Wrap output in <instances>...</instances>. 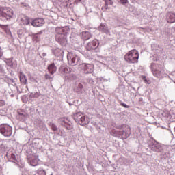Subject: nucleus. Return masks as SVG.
<instances>
[{"mask_svg":"<svg viewBox=\"0 0 175 175\" xmlns=\"http://www.w3.org/2000/svg\"><path fill=\"white\" fill-rule=\"evenodd\" d=\"M143 80L145 81V83H147V84H151V81H150V80H147L146 77L143 78Z\"/></svg>","mask_w":175,"mask_h":175,"instance_id":"c756f323","label":"nucleus"},{"mask_svg":"<svg viewBox=\"0 0 175 175\" xmlns=\"http://www.w3.org/2000/svg\"><path fill=\"white\" fill-rule=\"evenodd\" d=\"M92 36L90 31H82L80 33L81 39H83V40H88L89 39H91Z\"/></svg>","mask_w":175,"mask_h":175,"instance_id":"f8f14e48","label":"nucleus"},{"mask_svg":"<svg viewBox=\"0 0 175 175\" xmlns=\"http://www.w3.org/2000/svg\"><path fill=\"white\" fill-rule=\"evenodd\" d=\"M131 135V129H129V133H127L126 135V137H129V136Z\"/></svg>","mask_w":175,"mask_h":175,"instance_id":"2f4dec72","label":"nucleus"},{"mask_svg":"<svg viewBox=\"0 0 175 175\" xmlns=\"http://www.w3.org/2000/svg\"><path fill=\"white\" fill-rule=\"evenodd\" d=\"M10 157L12 161H16V154L12 153Z\"/></svg>","mask_w":175,"mask_h":175,"instance_id":"c85d7f7f","label":"nucleus"},{"mask_svg":"<svg viewBox=\"0 0 175 175\" xmlns=\"http://www.w3.org/2000/svg\"><path fill=\"white\" fill-rule=\"evenodd\" d=\"M3 27H5V25L0 24V28H3Z\"/></svg>","mask_w":175,"mask_h":175,"instance_id":"c9c22d12","label":"nucleus"},{"mask_svg":"<svg viewBox=\"0 0 175 175\" xmlns=\"http://www.w3.org/2000/svg\"><path fill=\"white\" fill-rule=\"evenodd\" d=\"M166 20L167 23L170 24L175 23V14L172 12H170L167 14Z\"/></svg>","mask_w":175,"mask_h":175,"instance_id":"9b49d317","label":"nucleus"},{"mask_svg":"<svg viewBox=\"0 0 175 175\" xmlns=\"http://www.w3.org/2000/svg\"><path fill=\"white\" fill-rule=\"evenodd\" d=\"M48 70L51 73V75H54L55 72H57V66L54 63L51 64L48 66Z\"/></svg>","mask_w":175,"mask_h":175,"instance_id":"4468645a","label":"nucleus"},{"mask_svg":"<svg viewBox=\"0 0 175 175\" xmlns=\"http://www.w3.org/2000/svg\"><path fill=\"white\" fill-rule=\"evenodd\" d=\"M40 96V92H36V93H31L30 94V97L31 98H39Z\"/></svg>","mask_w":175,"mask_h":175,"instance_id":"412c9836","label":"nucleus"},{"mask_svg":"<svg viewBox=\"0 0 175 175\" xmlns=\"http://www.w3.org/2000/svg\"><path fill=\"white\" fill-rule=\"evenodd\" d=\"M19 116H22L23 117H27L28 115L27 113H25V112H23V113H20V112H18Z\"/></svg>","mask_w":175,"mask_h":175,"instance_id":"cd10ccee","label":"nucleus"},{"mask_svg":"<svg viewBox=\"0 0 175 175\" xmlns=\"http://www.w3.org/2000/svg\"><path fill=\"white\" fill-rule=\"evenodd\" d=\"M120 3H122V5H126V3H128V0H120Z\"/></svg>","mask_w":175,"mask_h":175,"instance_id":"a878e982","label":"nucleus"},{"mask_svg":"<svg viewBox=\"0 0 175 175\" xmlns=\"http://www.w3.org/2000/svg\"><path fill=\"white\" fill-rule=\"evenodd\" d=\"M62 51L59 49H55V54H57V53H61Z\"/></svg>","mask_w":175,"mask_h":175,"instance_id":"72a5a7b5","label":"nucleus"},{"mask_svg":"<svg viewBox=\"0 0 175 175\" xmlns=\"http://www.w3.org/2000/svg\"><path fill=\"white\" fill-rule=\"evenodd\" d=\"M19 79L22 84H27V77L23 72H20Z\"/></svg>","mask_w":175,"mask_h":175,"instance_id":"f3484780","label":"nucleus"},{"mask_svg":"<svg viewBox=\"0 0 175 175\" xmlns=\"http://www.w3.org/2000/svg\"><path fill=\"white\" fill-rule=\"evenodd\" d=\"M60 70H62V72H63L64 73H68V68H62Z\"/></svg>","mask_w":175,"mask_h":175,"instance_id":"bb28decb","label":"nucleus"},{"mask_svg":"<svg viewBox=\"0 0 175 175\" xmlns=\"http://www.w3.org/2000/svg\"><path fill=\"white\" fill-rule=\"evenodd\" d=\"M124 60L128 64H137L139 62V51L133 49L124 55Z\"/></svg>","mask_w":175,"mask_h":175,"instance_id":"f03ea898","label":"nucleus"},{"mask_svg":"<svg viewBox=\"0 0 175 175\" xmlns=\"http://www.w3.org/2000/svg\"><path fill=\"white\" fill-rule=\"evenodd\" d=\"M66 129H68V131H70V129H73V126L69 124V123H68L67 125L64 126Z\"/></svg>","mask_w":175,"mask_h":175,"instance_id":"b1692460","label":"nucleus"},{"mask_svg":"<svg viewBox=\"0 0 175 175\" xmlns=\"http://www.w3.org/2000/svg\"><path fill=\"white\" fill-rule=\"evenodd\" d=\"M49 126L52 129V131H57V129H58V127H57V125H55L53 122L49 123Z\"/></svg>","mask_w":175,"mask_h":175,"instance_id":"6ab92c4d","label":"nucleus"},{"mask_svg":"<svg viewBox=\"0 0 175 175\" xmlns=\"http://www.w3.org/2000/svg\"><path fill=\"white\" fill-rule=\"evenodd\" d=\"M6 103L3 100H0V107L5 106Z\"/></svg>","mask_w":175,"mask_h":175,"instance_id":"393cba45","label":"nucleus"},{"mask_svg":"<svg viewBox=\"0 0 175 175\" xmlns=\"http://www.w3.org/2000/svg\"><path fill=\"white\" fill-rule=\"evenodd\" d=\"M0 132L5 137H9L10 136H12L13 131L10 126L8 124H1L0 125Z\"/></svg>","mask_w":175,"mask_h":175,"instance_id":"20e7f679","label":"nucleus"},{"mask_svg":"<svg viewBox=\"0 0 175 175\" xmlns=\"http://www.w3.org/2000/svg\"><path fill=\"white\" fill-rule=\"evenodd\" d=\"M45 79H52V77H51V76L49 75V74H46V75H45Z\"/></svg>","mask_w":175,"mask_h":175,"instance_id":"f704fd0d","label":"nucleus"},{"mask_svg":"<svg viewBox=\"0 0 175 175\" xmlns=\"http://www.w3.org/2000/svg\"><path fill=\"white\" fill-rule=\"evenodd\" d=\"M83 88H84V86L81 83H79L78 85H75L73 87V91L76 94H83Z\"/></svg>","mask_w":175,"mask_h":175,"instance_id":"9d476101","label":"nucleus"},{"mask_svg":"<svg viewBox=\"0 0 175 175\" xmlns=\"http://www.w3.org/2000/svg\"><path fill=\"white\" fill-rule=\"evenodd\" d=\"M67 59L68 62L72 66H75V65H77L79 61H80V57L77 56V55L72 52L68 53Z\"/></svg>","mask_w":175,"mask_h":175,"instance_id":"39448f33","label":"nucleus"},{"mask_svg":"<svg viewBox=\"0 0 175 175\" xmlns=\"http://www.w3.org/2000/svg\"><path fill=\"white\" fill-rule=\"evenodd\" d=\"M83 70L86 74L92 73L94 72V64H85Z\"/></svg>","mask_w":175,"mask_h":175,"instance_id":"1a4fd4ad","label":"nucleus"},{"mask_svg":"<svg viewBox=\"0 0 175 175\" xmlns=\"http://www.w3.org/2000/svg\"><path fill=\"white\" fill-rule=\"evenodd\" d=\"M98 30H100L101 32H104V33H109V27L106 24L101 23L100 26L98 27Z\"/></svg>","mask_w":175,"mask_h":175,"instance_id":"ddd939ff","label":"nucleus"},{"mask_svg":"<svg viewBox=\"0 0 175 175\" xmlns=\"http://www.w3.org/2000/svg\"><path fill=\"white\" fill-rule=\"evenodd\" d=\"M36 173L38 175H47V172L44 170H38Z\"/></svg>","mask_w":175,"mask_h":175,"instance_id":"aec40b11","label":"nucleus"},{"mask_svg":"<svg viewBox=\"0 0 175 175\" xmlns=\"http://www.w3.org/2000/svg\"><path fill=\"white\" fill-rule=\"evenodd\" d=\"M121 106H123V107H125L126 109H129V105L122 103H121Z\"/></svg>","mask_w":175,"mask_h":175,"instance_id":"7c9ffc66","label":"nucleus"},{"mask_svg":"<svg viewBox=\"0 0 175 175\" xmlns=\"http://www.w3.org/2000/svg\"><path fill=\"white\" fill-rule=\"evenodd\" d=\"M99 46V41L98 40H93L85 45V49L88 51H92V50H96Z\"/></svg>","mask_w":175,"mask_h":175,"instance_id":"423d86ee","label":"nucleus"},{"mask_svg":"<svg viewBox=\"0 0 175 175\" xmlns=\"http://www.w3.org/2000/svg\"><path fill=\"white\" fill-rule=\"evenodd\" d=\"M33 40L34 42H40V36H39L38 35L34 36L33 38Z\"/></svg>","mask_w":175,"mask_h":175,"instance_id":"4be33fe9","label":"nucleus"},{"mask_svg":"<svg viewBox=\"0 0 175 175\" xmlns=\"http://www.w3.org/2000/svg\"><path fill=\"white\" fill-rule=\"evenodd\" d=\"M39 163V156H34V157L30 161V165L31 166H38Z\"/></svg>","mask_w":175,"mask_h":175,"instance_id":"2eb2a0df","label":"nucleus"},{"mask_svg":"<svg viewBox=\"0 0 175 175\" xmlns=\"http://www.w3.org/2000/svg\"><path fill=\"white\" fill-rule=\"evenodd\" d=\"M29 17L25 16V15H23L21 18V21H22L23 25H29Z\"/></svg>","mask_w":175,"mask_h":175,"instance_id":"dca6fc26","label":"nucleus"},{"mask_svg":"<svg viewBox=\"0 0 175 175\" xmlns=\"http://www.w3.org/2000/svg\"><path fill=\"white\" fill-rule=\"evenodd\" d=\"M43 24H44V19L43 18H36L31 22L33 27H42Z\"/></svg>","mask_w":175,"mask_h":175,"instance_id":"6e6552de","label":"nucleus"},{"mask_svg":"<svg viewBox=\"0 0 175 175\" xmlns=\"http://www.w3.org/2000/svg\"><path fill=\"white\" fill-rule=\"evenodd\" d=\"M13 10L10 8L0 7V16L4 17L6 20H10L13 17Z\"/></svg>","mask_w":175,"mask_h":175,"instance_id":"7ed1b4c3","label":"nucleus"},{"mask_svg":"<svg viewBox=\"0 0 175 175\" xmlns=\"http://www.w3.org/2000/svg\"><path fill=\"white\" fill-rule=\"evenodd\" d=\"M56 35L55 39L60 46L62 47H66L68 44V32H69V27H56Z\"/></svg>","mask_w":175,"mask_h":175,"instance_id":"f257e3e1","label":"nucleus"},{"mask_svg":"<svg viewBox=\"0 0 175 175\" xmlns=\"http://www.w3.org/2000/svg\"><path fill=\"white\" fill-rule=\"evenodd\" d=\"M59 122H61V124L62 125V126H66V125L69 124V120H68V118H61L59 119Z\"/></svg>","mask_w":175,"mask_h":175,"instance_id":"a211bd4d","label":"nucleus"},{"mask_svg":"<svg viewBox=\"0 0 175 175\" xmlns=\"http://www.w3.org/2000/svg\"><path fill=\"white\" fill-rule=\"evenodd\" d=\"M76 120H79L80 125H87L90 124V119L85 116H81V113H77Z\"/></svg>","mask_w":175,"mask_h":175,"instance_id":"0eeeda50","label":"nucleus"},{"mask_svg":"<svg viewBox=\"0 0 175 175\" xmlns=\"http://www.w3.org/2000/svg\"><path fill=\"white\" fill-rule=\"evenodd\" d=\"M1 57H3V52H2V48L0 46V58Z\"/></svg>","mask_w":175,"mask_h":175,"instance_id":"473e14b6","label":"nucleus"},{"mask_svg":"<svg viewBox=\"0 0 175 175\" xmlns=\"http://www.w3.org/2000/svg\"><path fill=\"white\" fill-rule=\"evenodd\" d=\"M153 75H154L156 77H159L161 76V72L159 70H156L153 72Z\"/></svg>","mask_w":175,"mask_h":175,"instance_id":"5701e85b","label":"nucleus"}]
</instances>
